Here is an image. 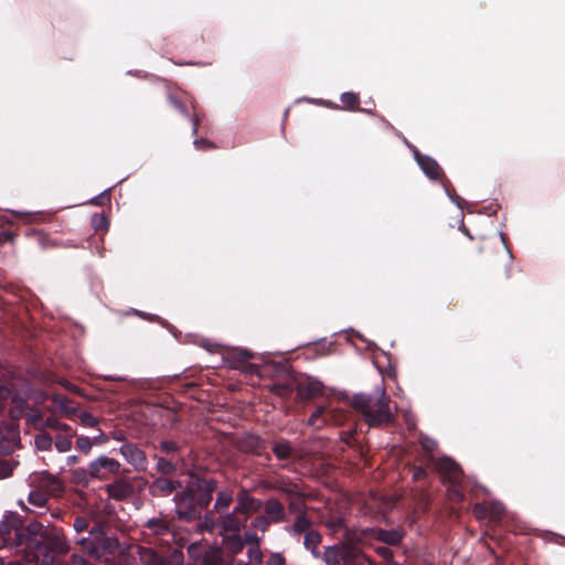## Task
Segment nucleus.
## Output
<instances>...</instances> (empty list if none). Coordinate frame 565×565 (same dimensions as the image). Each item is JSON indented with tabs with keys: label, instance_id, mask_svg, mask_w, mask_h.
<instances>
[{
	"label": "nucleus",
	"instance_id": "obj_1",
	"mask_svg": "<svg viewBox=\"0 0 565 565\" xmlns=\"http://www.w3.org/2000/svg\"><path fill=\"white\" fill-rule=\"evenodd\" d=\"M215 489L214 479L191 473L186 484L173 498L178 518L186 522L201 519L213 499Z\"/></svg>",
	"mask_w": 565,
	"mask_h": 565
},
{
	"label": "nucleus",
	"instance_id": "obj_2",
	"mask_svg": "<svg viewBox=\"0 0 565 565\" xmlns=\"http://www.w3.org/2000/svg\"><path fill=\"white\" fill-rule=\"evenodd\" d=\"M390 404L391 398L384 391L374 394H356L351 401L352 407L361 414L370 427H380L394 420Z\"/></svg>",
	"mask_w": 565,
	"mask_h": 565
},
{
	"label": "nucleus",
	"instance_id": "obj_3",
	"mask_svg": "<svg viewBox=\"0 0 565 565\" xmlns=\"http://www.w3.org/2000/svg\"><path fill=\"white\" fill-rule=\"evenodd\" d=\"M38 553L43 555V565H53L60 563L56 556L70 552V543L64 531L56 526H46L42 533V539L36 542Z\"/></svg>",
	"mask_w": 565,
	"mask_h": 565
},
{
	"label": "nucleus",
	"instance_id": "obj_4",
	"mask_svg": "<svg viewBox=\"0 0 565 565\" xmlns=\"http://www.w3.org/2000/svg\"><path fill=\"white\" fill-rule=\"evenodd\" d=\"M77 544L84 552L97 557L114 554L119 546L117 537L106 535L102 521L95 522L88 536L78 537Z\"/></svg>",
	"mask_w": 565,
	"mask_h": 565
},
{
	"label": "nucleus",
	"instance_id": "obj_5",
	"mask_svg": "<svg viewBox=\"0 0 565 565\" xmlns=\"http://www.w3.org/2000/svg\"><path fill=\"white\" fill-rule=\"evenodd\" d=\"M404 537L401 530H384L377 527H365L361 530L345 531V540L356 543L361 548L371 545L373 541H380L391 546L398 545Z\"/></svg>",
	"mask_w": 565,
	"mask_h": 565
},
{
	"label": "nucleus",
	"instance_id": "obj_6",
	"mask_svg": "<svg viewBox=\"0 0 565 565\" xmlns=\"http://www.w3.org/2000/svg\"><path fill=\"white\" fill-rule=\"evenodd\" d=\"M323 558L328 565H364L361 561V547L348 540L326 547Z\"/></svg>",
	"mask_w": 565,
	"mask_h": 565
},
{
	"label": "nucleus",
	"instance_id": "obj_7",
	"mask_svg": "<svg viewBox=\"0 0 565 565\" xmlns=\"http://www.w3.org/2000/svg\"><path fill=\"white\" fill-rule=\"evenodd\" d=\"M255 354L246 349L231 348L223 354L225 363L234 370H241L245 374H259V365L250 362Z\"/></svg>",
	"mask_w": 565,
	"mask_h": 565
},
{
	"label": "nucleus",
	"instance_id": "obj_8",
	"mask_svg": "<svg viewBox=\"0 0 565 565\" xmlns=\"http://www.w3.org/2000/svg\"><path fill=\"white\" fill-rule=\"evenodd\" d=\"M414 157L423 172L434 181H439L443 186L446 189L447 193L449 194V186H451L450 181L447 179V177L444 173V170L438 164V162L427 156L420 153L417 149L414 150Z\"/></svg>",
	"mask_w": 565,
	"mask_h": 565
},
{
	"label": "nucleus",
	"instance_id": "obj_9",
	"mask_svg": "<svg viewBox=\"0 0 565 565\" xmlns=\"http://www.w3.org/2000/svg\"><path fill=\"white\" fill-rule=\"evenodd\" d=\"M236 448L244 454L264 457L267 461L271 459L267 451L266 441L256 434H244L235 441Z\"/></svg>",
	"mask_w": 565,
	"mask_h": 565
},
{
	"label": "nucleus",
	"instance_id": "obj_10",
	"mask_svg": "<svg viewBox=\"0 0 565 565\" xmlns=\"http://www.w3.org/2000/svg\"><path fill=\"white\" fill-rule=\"evenodd\" d=\"M152 480L148 482V492L152 498H167L177 494L182 488L180 480L170 477H158L151 475Z\"/></svg>",
	"mask_w": 565,
	"mask_h": 565
},
{
	"label": "nucleus",
	"instance_id": "obj_11",
	"mask_svg": "<svg viewBox=\"0 0 565 565\" xmlns=\"http://www.w3.org/2000/svg\"><path fill=\"white\" fill-rule=\"evenodd\" d=\"M124 459L138 472H145L148 468V458L142 448L134 443H125L119 448Z\"/></svg>",
	"mask_w": 565,
	"mask_h": 565
},
{
	"label": "nucleus",
	"instance_id": "obj_12",
	"mask_svg": "<svg viewBox=\"0 0 565 565\" xmlns=\"http://www.w3.org/2000/svg\"><path fill=\"white\" fill-rule=\"evenodd\" d=\"M135 478H128V477H119L111 483L106 484L105 490L109 498L117 500V501H124L131 499L135 493Z\"/></svg>",
	"mask_w": 565,
	"mask_h": 565
},
{
	"label": "nucleus",
	"instance_id": "obj_13",
	"mask_svg": "<svg viewBox=\"0 0 565 565\" xmlns=\"http://www.w3.org/2000/svg\"><path fill=\"white\" fill-rule=\"evenodd\" d=\"M436 468L444 482L450 486L461 483L463 472L460 466L450 458H441L437 461Z\"/></svg>",
	"mask_w": 565,
	"mask_h": 565
},
{
	"label": "nucleus",
	"instance_id": "obj_14",
	"mask_svg": "<svg viewBox=\"0 0 565 565\" xmlns=\"http://www.w3.org/2000/svg\"><path fill=\"white\" fill-rule=\"evenodd\" d=\"M90 476L94 479L105 480L108 478L109 473H118L120 469V463L116 459L100 456L96 460L89 463Z\"/></svg>",
	"mask_w": 565,
	"mask_h": 565
},
{
	"label": "nucleus",
	"instance_id": "obj_15",
	"mask_svg": "<svg viewBox=\"0 0 565 565\" xmlns=\"http://www.w3.org/2000/svg\"><path fill=\"white\" fill-rule=\"evenodd\" d=\"M24 534L14 521L0 522V548L23 544Z\"/></svg>",
	"mask_w": 565,
	"mask_h": 565
},
{
	"label": "nucleus",
	"instance_id": "obj_16",
	"mask_svg": "<svg viewBox=\"0 0 565 565\" xmlns=\"http://www.w3.org/2000/svg\"><path fill=\"white\" fill-rule=\"evenodd\" d=\"M33 482L36 483L39 490L45 492L50 497L60 495L64 490L61 480L47 471H42L35 475Z\"/></svg>",
	"mask_w": 565,
	"mask_h": 565
},
{
	"label": "nucleus",
	"instance_id": "obj_17",
	"mask_svg": "<svg viewBox=\"0 0 565 565\" xmlns=\"http://www.w3.org/2000/svg\"><path fill=\"white\" fill-rule=\"evenodd\" d=\"M145 534L154 537L173 535V524L167 516L151 518L143 524Z\"/></svg>",
	"mask_w": 565,
	"mask_h": 565
},
{
	"label": "nucleus",
	"instance_id": "obj_18",
	"mask_svg": "<svg viewBox=\"0 0 565 565\" xmlns=\"http://www.w3.org/2000/svg\"><path fill=\"white\" fill-rule=\"evenodd\" d=\"M263 502L252 497L247 490L242 489L237 494V504L235 509L248 519V516L260 510Z\"/></svg>",
	"mask_w": 565,
	"mask_h": 565
},
{
	"label": "nucleus",
	"instance_id": "obj_19",
	"mask_svg": "<svg viewBox=\"0 0 565 565\" xmlns=\"http://www.w3.org/2000/svg\"><path fill=\"white\" fill-rule=\"evenodd\" d=\"M297 394L300 399H310L322 394V384L311 377L297 379Z\"/></svg>",
	"mask_w": 565,
	"mask_h": 565
},
{
	"label": "nucleus",
	"instance_id": "obj_20",
	"mask_svg": "<svg viewBox=\"0 0 565 565\" xmlns=\"http://www.w3.org/2000/svg\"><path fill=\"white\" fill-rule=\"evenodd\" d=\"M265 488L268 490L279 491L287 497H303V494L299 491L298 484L292 482L288 477H280L275 480L267 481L265 483Z\"/></svg>",
	"mask_w": 565,
	"mask_h": 565
},
{
	"label": "nucleus",
	"instance_id": "obj_21",
	"mask_svg": "<svg viewBox=\"0 0 565 565\" xmlns=\"http://www.w3.org/2000/svg\"><path fill=\"white\" fill-rule=\"evenodd\" d=\"M265 516H267L271 523H281L287 520V514L284 504L275 498H270L265 502Z\"/></svg>",
	"mask_w": 565,
	"mask_h": 565
},
{
	"label": "nucleus",
	"instance_id": "obj_22",
	"mask_svg": "<svg viewBox=\"0 0 565 565\" xmlns=\"http://www.w3.org/2000/svg\"><path fill=\"white\" fill-rule=\"evenodd\" d=\"M269 391L279 397L288 398L297 391V377L289 374L285 380L270 384Z\"/></svg>",
	"mask_w": 565,
	"mask_h": 565
},
{
	"label": "nucleus",
	"instance_id": "obj_23",
	"mask_svg": "<svg viewBox=\"0 0 565 565\" xmlns=\"http://www.w3.org/2000/svg\"><path fill=\"white\" fill-rule=\"evenodd\" d=\"M222 526L224 531L237 533L247 521L246 516L239 513L235 508L232 513H223Z\"/></svg>",
	"mask_w": 565,
	"mask_h": 565
},
{
	"label": "nucleus",
	"instance_id": "obj_24",
	"mask_svg": "<svg viewBox=\"0 0 565 565\" xmlns=\"http://www.w3.org/2000/svg\"><path fill=\"white\" fill-rule=\"evenodd\" d=\"M153 459L156 460L154 470L158 477L171 478L178 471V463L174 458L154 455Z\"/></svg>",
	"mask_w": 565,
	"mask_h": 565
},
{
	"label": "nucleus",
	"instance_id": "obj_25",
	"mask_svg": "<svg viewBox=\"0 0 565 565\" xmlns=\"http://www.w3.org/2000/svg\"><path fill=\"white\" fill-rule=\"evenodd\" d=\"M49 494L45 492L36 489L29 493L28 501L30 504H32L34 508L39 510H29L32 513H35L38 515H43L49 510L47 502H49Z\"/></svg>",
	"mask_w": 565,
	"mask_h": 565
},
{
	"label": "nucleus",
	"instance_id": "obj_26",
	"mask_svg": "<svg viewBox=\"0 0 565 565\" xmlns=\"http://www.w3.org/2000/svg\"><path fill=\"white\" fill-rule=\"evenodd\" d=\"M312 530V522L308 518V514L305 509H301L297 514L292 525L290 526L289 532L294 535L306 534L307 532Z\"/></svg>",
	"mask_w": 565,
	"mask_h": 565
},
{
	"label": "nucleus",
	"instance_id": "obj_27",
	"mask_svg": "<svg viewBox=\"0 0 565 565\" xmlns=\"http://www.w3.org/2000/svg\"><path fill=\"white\" fill-rule=\"evenodd\" d=\"M271 451L274 456L281 461L290 460L295 455V449L287 439H279L273 443Z\"/></svg>",
	"mask_w": 565,
	"mask_h": 565
},
{
	"label": "nucleus",
	"instance_id": "obj_28",
	"mask_svg": "<svg viewBox=\"0 0 565 565\" xmlns=\"http://www.w3.org/2000/svg\"><path fill=\"white\" fill-rule=\"evenodd\" d=\"M138 556L142 565H158L167 562L166 557L152 547L138 546Z\"/></svg>",
	"mask_w": 565,
	"mask_h": 565
},
{
	"label": "nucleus",
	"instance_id": "obj_29",
	"mask_svg": "<svg viewBox=\"0 0 565 565\" xmlns=\"http://www.w3.org/2000/svg\"><path fill=\"white\" fill-rule=\"evenodd\" d=\"M223 548L232 556L238 554L244 548L243 537L238 533L225 535L223 539Z\"/></svg>",
	"mask_w": 565,
	"mask_h": 565
},
{
	"label": "nucleus",
	"instance_id": "obj_30",
	"mask_svg": "<svg viewBox=\"0 0 565 565\" xmlns=\"http://www.w3.org/2000/svg\"><path fill=\"white\" fill-rule=\"evenodd\" d=\"M73 529L76 532V540L78 537H86L89 535V532L92 531L90 526V518L87 514L82 515H75L73 518Z\"/></svg>",
	"mask_w": 565,
	"mask_h": 565
},
{
	"label": "nucleus",
	"instance_id": "obj_31",
	"mask_svg": "<svg viewBox=\"0 0 565 565\" xmlns=\"http://www.w3.org/2000/svg\"><path fill=\"white\" fill-rule=\"evenodd\" d=\"M234 495L233 491L228 489L221 490L217 493L216 501L214 504V509L216 510L220 515H223V513L227 512V509L230 508L231 503L233 502Z\"/></svg>",
	"mask_w": 565,
	"mask_h": 565
},
{
	"label": "nucleus",
	"instance_id": "obj_32",
	"mask_svg": "<svg viewBox=\"0 0 565 565\" xmlns=\"http://www.w3.org/2000/svg\"><path fill=\"white\" fill-rule=\"evenodd\" d=\"M157 449L163 452L164 457L174 458L181 450V445L174 440L162 439L159 441Z\"/></svg>",
	"mask_w": 565,
	"mask_h": 565
},
{
	"label": "nucleus",
	"instance_id": "obj_33",
	"mask_svg": "<svg viewBox=\"0 0 565 565\" xmlns=\"http://www.w3.org/2000/svg\"><path fill=\"white\" fill-rule=\"evenodd\" d=\"M322 536L317 530H311L303 535V545L312 554H316V550L321 544Z\"/></svg>",
	"mask_w": 565,
	"mask_h": 565
},
{
	"label": "nucleus",
	"instance_id": "obj_34",
	"mask_svg": "<svg viewBox=\"0 0 565 565\" xmlns=\"http://www.w3.org/2000/svg\"><path fill=\"white\" fill-rule=\"evenodd\" d=\"M326 526L330 530L331 534L333 535L343 532V541L341 543L345 542V531H349L350 529L347 526L345 520L342 516H337L328 520L326 522Z\"/></svg>",
	"mask_w": 565,
	"mask_h": 565
},
{
	"label": "nucleus",
	"instance_id": "obj_35",
	"mask_svg": "<svg viewBox=\"0 0 565 565\" xmlns=\"http://www.w3.org/2000/svg\"><path fill=\"white\" fill-rule=\"evenodd\" d=\"M340 100L342 102V104L344 105V109H348V110H361L359 105H360V97L358 94L355 93H352V92H347V93H343L340 97Z\"/></svg>",
	"mask_w": 565,
	"mask_h": 565
},
{
	"label": "nucleus",
	"instance_id": "obj_36",
	"mask_svg": "<svg viewBox=\"0 0 565 565\" xmlns=\"http://www.w3.org/2000/svg\"><path fill=\"white\" fill-rule=\"evenodd\" d=\"M328 423L324 407H318L309 417L308 424L316 428H322Z\"/></svg>",
	"mask_w": 565,
	"mask_h": 565
},
{
	"label": "nucleus",
	"instance_id": "obj_37",
	"mask_svg": "<svg viewBox=\"0 0 565 565\" xmlns=\"http://www.w3.org/2000/svg\"><path fill=\"white\" fill-rule=\"evenodd\" d=\"M489 508V519L493 522H500L505 513V508L497 501L487 502Z\"/></svg>",
	"mask_w": 565,
	"mask_h": 565
},
{
	"label": "nucleus",
	"instance_id": "obj_38",
	"mask_svg": "<svg viewBox=\"0 0 565 565\" xmlns=\"http://www.w3.org/2000/svg\"><path fill=\"white\" fill-rule=\"evenodd\" d=\"M34 445L38 450L46 451L52 448L53 445V438L50 434L45 431H41L34 438Z\"/></svg>",
	"mask_w": 565,
	"mask_h": 565
},
{
	"label": "nucleus",
	"instance_id": "obj_39",
	"mask_svg": "<svg viewBox=\"0 0 565 565\" xmlns=\"http://www.w3.org/2000/svg\"><path fill=\"white\" fill-rule=\"evenodd\" d=\"M73 481L77 484L87 486L90 479L94 477L90 476V468H78L72 471Z\"/></svg>",
	"mask_w": 565,
	"mask_h": 565
},
{
	"label": "nucleus",
	"instance_id": "obj_40",
	"mask_svg": "<svg viewBox=\"0 0 565 565\" xmlns=\"http://www.w3.org/2000/svg\"><path fill=\"white\" fill-rule=\"evenodd\" d=\"M90 223L95 232H107L109 228V220L104 214H94Z\"/></svg>",
	"mask_w": 565,
	"mask_h": 565
},
{
	"label": "nucleus",
	"instance_id": "obj_41",
	"mask_svg": "<svg viewBox=\"0 0 565 565\" xmlns=\"http://www.w3.org/2000/svg\"><path fill=\"white\" fill-rule=\"evenodd\" d=\"M168 102L171 104V106L177 109L180 114L183 116H189V110L181 99V97L175 93H169L168 94Z\"/></svg>",
	"mask_w": 565,
	"mask_h": 565
},
{
	"label": "nucleus",
	"instance_id": "obj_42",
	"mask_svg": "<svg viewBox=\"0 0 565 565\" xmlns=\"http://www.w3.org/2000/svg\"><path fill=\"white\" fill-rule=\"evenodd\" d=\"M192 109H193V113L192 114L189 113V116H185V117L189 118L192 122V135L196 136L199 132L200 124L202 121V116L198 111L196 105L194 103H192Z\"/></svg>",
	"mask_w": 565,
	"mask_h": 565
},
{
	"label": "nucleus",
	"instance_id": "obj_43",
	"mask_svg": "<svg viewBox=\"0 0 565 565\" xmlns=\"http://www.w3.org/2000/svg\"><path fill=\"white\" fill-rule=\"evenodd\" d=\"M17 465L13 460H0V478L11 477Z\"/></svg>",
	"mask_w": 565,
	"mask_h": 565
},
{
	"label": "nucleus",
	"instance_id": "obj_44",
	"mask_svg": "<svg viewBox=\"0 0 565 565\" xmlns=\"http://www.w3.org/2000/svg\"><path fill=\"white\" fill-rule=\"evenodd\" d=\"M45 527L46 526H44L41 522L32 521L26 525L25 530L29 535L39 536L42 539V533L45 531Z\"/></svg>",
	"mask_w": 565,
	"mask_h": 565
},
{
	"label": "nucleus",
	"instance_id": "obj_45",
	"mask_svg": "<svg viewBox=\"0 0 565 565\" xmlns=\"http://www.w3.org/2000/svg\"><path fill=\"white\" fill-rule=\"evenodd\" d=\"M271 524L270 520L265 515H257L252 521V525L254 529L259 530L262 532H266Z\"/></svg>",
	"mask_w": 565,
	"mask_h": 565
},
{
	"label": "nucleus",
	"instance_id": "obj_46",
	"mask_svg": "<svg viewBox=\"0 0 565 565\" xmlns=\"http://www.w3.org/2000/svg\"><path fill=\"white\" fill-rule=\"evenodd\" d=\"M55 448L60 452L68 451L72 448V441L70 437L58 435L55 439Z\"/></svg>",
	"mask_w": 565,
	"mask_h": 565
},
{
	"label": "nucleus",
	"instance_id": "obj_47",
	"mask_svg": "<svg viewBox=\"0 0 565 565\" xmlns=\"http://www.w3.org/2000/svg\"><path fill=\"white\" fill-rule=\"evenodd\" d=\"M193 145L196 150H201V151H209V150L216 148L214 142H212L211 140L205 139V138L194 139Z\"/></svg>",
	"mask_w": 565,
	"mask_h": 565
},
{
	"label": "nucleus",
	"instance_id": "obj_48",
	"mask_svg": "<svg viewBox=\"0 0 565 565\" xmlns=\"http://www.w3.org/2000/svg\"><path fill=\"white\" fill-rule=\"evenodd\" d=\"M473 514L477 519L479 520H483L486 518H489V508H488V504L487 502H483V503H476L473 505Z\"/></svg>",
	"mask_w": 565,
	"mask_h": 565
},
{
	"label": "nucleus",
	"instance_id": "obj_49",
	"mask_svg": "<svg viewBox=\"0 0 565 565\" xmlns=\"http://www.w3.org/2000/svg\"><path fill=\"white\" fill-rule=\"evenodd\" d=\"M92 446L93 444L89 437L82 436L76 440V448L86 455L90 451Z\"/></svg>",
	"mask_w": 565,
	"mask_h": 565
},
{
	"label": "nucleus",
	"instance_id": "obj_50",
	"mask_svg": "<svg viewBox=\"0 0 565 565\" xmlns=\"http://www.w3.org/2000/svg\"><path fill=\"white\" fill-rule=\"evenodd\" d=\"M267 565H286V558L281 553H271L267 559Z\"/></svg>",
	"mask_w": 565,
	"mask_h": 565
},
{
	"label": "nucleus",
	"instance_id": "obj_51",
	"mask_svg": "<svg viewBox=\"0 0 565 565\" xmlns=\"http://www.w3.org/2000/svg\"><path fill=\"white\" fill-rule=\"evenodd\" d=\"M243 541H244V545L245 544H247L248 546H252L254 544L259 545V537L257 536L256 533L246 532Z\"/></svg>",
	"mask_w": 565,
	"mask_h": 565
},
{
	"label": "nucleus",
	"instance_id": "obj_52",
	"mask_svg": "<svg viewBox=\"0 0 565 565\" xmlns=\"http://www.w3.org/2000/svg\"><path fill=\"white\" fill-rule=\"evenodd\" d=\"M412 470L414 481H420L427 477V472L423 467H414Z\"/></svg>",
	"mask_w": 565,
	"mask_h": 565
},
{
	"label": "nucleus",
	"instance_id": "obj_53",
	"mask_svg": "<svg viewBox=\"0 0 565 565\" xmlns=\"http://www.w3.org/2000/svg\"><path fill=\"white\" fill-rule=\"evenodd\" d=\"M449 492H450L452 498H455V499H457L459 501H462L463 498H465L463 492L460 489V483L456 484V486H450L449 487Z\"/></svg>",
	"mask_w": 565,
	"mask_h": 565
},
{
	"label": "nucleus",
	"instance_id": "obj_54",
	"mask_svg": "<svg viewBox=\"0 0 565 565\" xmlns=\"http://www.w3.org/2000/svg\"><path fill=\"white\" fill-rule=\"evenodd\" d=\"M376 552L384 559H391L393 557V552L388 547H384V546L377 547Z\"/></svg>",
	"mask_w": 565,
	"mask_h": 565
},
{
	"label": "nucleus",
	"instance_id": "obj_55",
	"mask_svg": "<svg viewBox=\"0 0 565 565\" xmlns=\"http://www.w3.org/2000/svg\"><path fill=\"white\" fill-rule=\"evenodd\" d=\"M82 422L84 424H86L87 426H90V427L95 426L96 423H97L96 418L92 414H89V413H84L83 414Z\"/></svg>",
	"mask_w": 565,
	"mask_h": 565
},
{
	"label": "nucleus",
	"instance_id": "obj_56",
	"mask_svg": "<svg viewBox=\"0 0 565 565\" xmlns=\"http://www.w3.org/2000/svg\"><path fill=\"white\" fill-rule=\"evenodd\" d=\"M45 425L50 428L56 429V426L58 425V420L53 417H49L45 420Z\"/></svg>",
	"mask_w": 565,
	"mask_h": 565
},
{
	"label": "nucleus",
	"instance_id": "obj_57",
	"mask_svg": "<svg viewBox=\"0 0 565 565\" xmlns=\"http://www.w3.org/2000/svg\"><path fill=\"white\" fill-rule=\"evenodd\" d=\"M56 430H62V431L68 433L71 430V427L65 423L58 422V425L56 426Z\"/></svg>",
	"mask_w": 565,
	"mask_h": 565
},
{
	"label": "nucleus",
	"instance_id": "obj_58",
	"mask_svg": "<svg viewBox=\"0 0 565 565\" xmlns=\"http://www.w3.org/2000/svg\"><path fill=\"white\" fill-rule=\"evenodd\" d=\"M79 461V458L77 456H68L66 459V462L68 466H74Z\"/></svg>",
	"mask_w": 565,
	"mask_h": 565
},
{
	"label": "nucleus",
	"instance_id": "obj_59",
	"mask_svg": "<svg viewBox=\"0 0 565 565\" xmlns=\"http://www.w3.org/2000/svg\"><path fill=\"white\" fill-rule=\"evenodd\" d=\"M103 199H107L109 201L110 198H109V195H102V196L93 199L92 203L96 204V205L102 204Z\"/></svg>",
	"mask_w": 565,
	"mask_h": 565
},
{
	"label": "nucleus",
	"instance_id": "obj_60",
	"mask_svg": "<svg viewBox=\"0 0 565 565\" xmlns=\"http://www.w3.org/2000/svg\"><path fill=\"white\" fill-rule=\"evenodd\" d=\"M430 441L426 440V441H422V446L424 447V449H426L427 451H431V446L429 445Z\"/></svg>",
	"mask_w": 565,
	"mask_h": 565
},
{
	"label": "nucleus",
	"instance_id": "obj_61",
	"mask_svg": "<svg viewBox=\"0 0 565 565\" xmlns=\"http://www.w3.org/2000/svg\"><path fill=\"white\" fill-rule=\"evenodd\" d=\"M289 509H290V511H299L300 510L299 505L296 502H290Z\"/></svg>",
	"mask_w": 565,
	"mask_h": 565
},
{
	"label": "nucleus",
	"instance_id": "obj_62",
	"mask_svg": "<svg viewBox=\"0 0 565 565\" xmlns=\"http://www.w3.org/2000/svg\"><path fill=\"white\" fill-rule=\"evenodd\" d=\"M39 238L41 239L42 244H44L45 236L43 234H39Z\"/></svg>",
	"mask_w": 565,
	"mask_h": 565
},
{
	"label": "nucleus",
	"instance_id": "obj_63",
	"mask_svg": "<svg viewBox=\"0 0 565 565\" xmlns=\"http://www.w3.org/2000/svg\"><path fill=\"white\" fill-rule=\"evenodd\" d=\"M0 565H2V561L0 559Z\"/></svg>",
	"mask_w": 565,
	"mask_h": 565
}]
</instances>
